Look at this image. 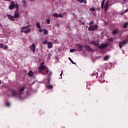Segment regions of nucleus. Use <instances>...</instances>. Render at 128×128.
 I'll return each instance as SVG.
<instances>
[{"instance_id":"17","label":"nucleus","mask_w":128,"mask_h":128,"mask_svg":"<svg viewBox=\"0 0 128 128\" xmlns=\"http://www.w3.org/2000/svg\"><path fill=\"white\" fill-rule=\"evenodd\" d=\"M43 32H44V34L45 35V36H46V34H48V30H46V29H44L43 30Z\"/></svg>"},{"instance_id":"6","label":"nucleus","mask_w":128,"mask_h":128,"mask_svg":"<svg viewBox=\"0 0 128 128\" xmlns=\"http://www.w3.org/2000/svg\"><path fill=\"white\" fill-rule=\"evenodd\" d=\"M19 8H18V7L16 8V10L15 11L14 14V18H20V13L18 12Z\"/></svg>"},{"instance_id":"23","label":"nucleus","mask_w":128,"mask_h":128,"mask_svg":"<svg viewBox=\"0 0 128 128\" xmlns=\"http://www.w3.org/2000/svg\"><path fill=\"white\" fill-rule=\"evenodd\" d=\"M90 12H94V10H96V8H94V7H92L90 8Z\"/></svg>"},{"instance_id":"28","label":"nucleus","mask_w":128,"mask_h":128,"mask_svg":"<svg viewBox=\"0 0 128 128\" xmlns=\"http://www.w3.org/2000/svg\"><path fill=\"white\" fill-rule=\"evenodd\" d=\"M64 74V70H62L61 72V74H60V76L61 77L60 78H62V74Z\"/></svg>"},{"instance_id":"3","label":"nucleus","mask_w":128,"mask_h":128,"mask_svg":"<svg viewBox=\"0 0 128 128\" xmlns=\"http://www.w3.org/2000/svg\"><path fill=\"white\" fill-rule=\"evenodd\" d=\"M30 28V25H28L26 26H23L20 28V30H22L20 32L22 33L24 32V34H28V32H30V28ZM26 28H28L26 30Z\"/></svg>"},{"instance_id":"60","label":"nucleus","mask_w":128,"mask_h":128,"mask_svg":"<svg viewBox=\"0 0 128 128\" xmlns=\"http://www.w3.org/2000/svg\"><path fill=\"white\" fill-rule=\"evenodd\" d=\"M27 24H30V22H27Z\"/></svg>"},{"instance_id":"41","label":"nucleus","mask_w":128,"mask_h":128,"mask_svg":"<svg viewBox=\"0 0 128 128\" xmlns=\"http://www.w3.org/2000/svg\"><path fill=\"white\" fill-rule=\"evenodd\" d=\"M0 48H4V44H0Z\"/></svg>"},{"instance_id":"34","label":"nucleus","mask_w":128,"mask_h":128,"mask_svg":"<svg viewBox=\"0 0 128 128\" xmlns=\"http://www.w3.org/2000/svg\"><path fill=\"white\" fill-rule=\"evenodd\" d=\"M94 74H98V72H94L93 74H92V76H94Z\"/></svg>"},{"instance_id":"5","label":"nucleus","mask_w":128,"mask_h":128,"mask_svg":"<svg viewBox=\"0 0 128 128\" xmlns=\"http://www.w3.org/2000/svg\"><path fill=\"white\" fill-rule=\"evenodd\" d=\"M98 26L97 24H96L94 26H89L88 30H89V32L90 31H94V30H96L98 29Z\"/></svg>"},{"instance_id":"15","label":"nucleus","mask_w":128,"mask_h":128,"mask_svg":"<svg viewBox=\"0 0 128 128\" xmlns=\"http://www.w3.org/2000/svg\"><path fill=\"white\" fill-rule=\"evenodd\" d=\"M98 80H100V82H104V78L102 77V76H100V79H98Z\"/></svg>"},{"instance_id":"54","label":"nucleus","mask_w":128,"mask_h":128,"mask_svg":"<svg viewBox=\"0 0 128 128\" xmlns=\"http://www.w3.org/2000/svg\"><path fill=\"white\" fill-rule=\"evenodd\" d=\"M39 82V84H44V82Z\"/></svg>"},{"instance_id":"46","label":"nucleus","mask_w":128,"mask_h":128,"mask_svg":"<svg viewBox=\"0 0 128 128\" xmlns=\"http://www.w3.org/2000/svg\"><path fill=\"white\" fill-rule=\"evenodd\" d=\"M84 4H86V0H84Z\"/></svg>"},{"instance_id":"16","label":"nucleus","mask_w":128,"mask_h":128,"mask_svg":"<svg viewBox=\"0 0 128 128\" xmlns=\"http://www.w3.org/2000/svg\"><path fill=\"white\" fill-rule=\"evenodd\" d=\"M118 31L117 30H114L112 31V34H113V36H116V34H118Z\"/></svg>"},{"instance_id":"12","label":"nucleus","mask_w":128,"mask_h":128,"mask_svg":"<svg viewBox=\"0 0 128 128\" xmlns=\"http://www.w3.org/2000/svg\"><path fill=\"white\" fill-rule=\"evenodd\" d=\"M48 48H52V42H48Z\"/></svg>"},{"instance_id":"30","label":"nucleus","mask_w":128,"mask_h":128,"mask_svg":"<svg viewBox=\"0 0 128 128\" xmlns=\"http://www.w3.org/2000/svg\"><path fill=\"white\" fill-rule=\"evenodd\" d=\"M76 52V49L74 48L70 49V52Z\"/></svg>"},{"instance_id":"48","label":"nucleus","mask_w":128,"mask_h":128,"mask_svg":"<svg viewBox=\"0 0 128 128\" xmlns=\"http://www.w3.org/2000/svg\"><path fill=\"white\" fill-rule=\"evenodd\" d=\"M0 28H2V23L0 24Z\"/></svg>"},{"instance_id":"20","label":"nucleus","mask_w":128,"mask_h":128,"mask_svg":"<svg viewBox=\"0 0 128 128\" xmlns=\"http://www.w3.org/2000/svg\"><path fill=\"white\" fill-rule=\"evenodd\" d=\"M52 16L54 18H58V13H54L52 14Z\"/></svg>"},{"instance_id":"7","label":"nucleus","mask_w":128,"mask_h":128,"mask_svg":"<svg viewBox=\"0 0 128 128\" xmlns=\"http://www.w3.org/2000/svg\"><path fill=\"white\" fill-rule=\"evenodd\" d=\"M126 44V40H124L123 42H119V47L120 48H122Z\"/></svg>"},{"instance_id":"35","label":"nucleus","mask_w":128,"mask_h":128,"mask_svg":"<svg viewBox=\"0 0 128 128\" xmlns=\"http://www.w3.org/2000/svg\"><path fill=\"white\" fill-rule=\"evenodd\" d=\"M39 30L40 32H44V29H42V28H39Z\"/></svg>"},{"instance_id":"55","label":"nucleus","mask_w":128,"mask_h":128,"mask_svg":"<svg viewBox=\"0 0 128 128\" xmlns=\"http://www.w3.org/2000/svg\"><path fill=\"white\" fill-rule=\"evenodd\" d=\"M34 0H30V2H34Z\"/></svg>"},{"instance_id":"51","label":"nucleus","mask_w":128,"mask_h":128,"mask_svg":"<svg viewBox=\"0 0 128 128\" xmlns=\"http://www.w3.org/2000/svg\"><path fill=\"white\" fill-rule=\"evenodd\" d=\"M88 86H90V85H86L87 88H88Z\"/></svg>"},{"instance_id":"8","label":"nucleus","mask_w":128,"mask_h":128,"mask_svg":"<svg viewBox=\"0 0 128 128\" xmlns=\"http://www.w3.org/2000/svg\"><path fill=\"white\" fill-rule=\"evenodd\" d=\"M30 49L32 52H36V46H34V43H33L31 46H30Z\"/></svg>"},{"instance_id":"49","label":"nucleus","mask_w":128,"mask_h":128,"mask_svg":"<svg viewBox=\"0 0 128 128\" xmlns=\"http://www.w3.org/2000/svg\"><path fill=\"white\" fill-rule=\"evenodd\" d=\"M48 72V70H46V74Z\"/></svg>"},{"instance_id":"4","label":"nucleus","mask_w":128,"mask_h":128,"mask_svg":"<svg viewBox=\"0 0 128 128\" xmlns=\"http://www.w3.org/2000/svg\"><path fill=\"white\" fill-rule=\"evenodd\" d=\"M19 8L18 4H14V2L12 1L11 2V4H10L9 6V9L10 10H14V8Z\"/></svg>"},{"instance_id":"39","label":"nucleus","mask_w":128,"mask_h":128,"mask_svg":"<svg viewBox=\"0 0 128 128\" xmlns=\"http://www.w3.org/2000/svg\"><path fill=\"white\" fill-rule=\"evenodd\" d=\"M48 44V40H46L43 42V44Z\"/></svg>"},{"instance_id":"29","label":"nucleus","mask_w":128,"mask_h":128,"mask_svg":"<svg viewBox=\"0 0 128 128\" xmlns=\"http://www.w3.org/2000/svg\"><path fill=\"white\" fill-rule=\"evenodd\" d=\"M46 24H50V19L46 20Z\"/></svg>"},{"instance_id":"26","label":"nucleus","mask_w":128,"mask_h":128,"mask_svg":"<svg viewBox=\"0 0 128 128\" xmlns=\"http://www.w3.org/2000/svg\"><path fill=\"white\" fill-rule=\"evenodd\" d=\"M47 80H48V84H50V77H48Z\"/></svg>"},{"instance_id":"42","label":"nucleus","mask_w":128,"mask_h":128,"mask_svg":"<svg viewBox=\"0 0 128 128\" xmlns=\"http://www.w3.org/2000/svg\"><path fill=\"white\" fill-rule=\"evenodd\" d=\"M78 48H79V50H82V46H78Z\"/></svg>"},{"instance_id":"14","label":"nucleus","mask_w":128,"mask_h":128,"mask_svg":"<svg viewBox=\"0 0 128 128\" xmlns=\"http://www.w3.org/2000/svg\"><path fill=\"white\" fill-rule=\"evenodd\" d=\"M46 88H48V90H52V88H54V86H52V85L50 84L48 86H46Z\"/></svg>"},{"instance_id":"11","label":"nucleus","mask_w":128,"mask_h":128,"mask_svg":"<svg viewBox=\"0 0 128 128\" xmlns=\"http://www.w3.org/2000/svg\"><path fill=\"white\" fill-rule=\"evenodd\" d=\"M84 48H86V50H89V52H91L92 51V48H90V46H88V45H85Z\"/></svg>"},{"instance_id":"56","label":"nucleus","mask_w":128,"mask_h":128,"mask_svg":"<svg viewBox=\"0 0 128 128\" xmlns=\"http://www.w3.org/2000/svg\"><path fill=\"white\" fill-rule=\"evenodd\" d=\"M23 2H24V4H26V0L23 1Z\"/></svg>"},{"instance_id":"52","label":"nucleus","mask_w":128,"mask_h":128,"mask_svg":"<svg viewBox=\"0 0 128 128\" xmlns=\"http://www.w3.org/2000/svg\"><path fill=\"white\" fill-rule=\"evenodd\" d=\"M100 10V8H96V10Z\"/></svg>"},{"instance_id":"44","label":"nucleus","mask_w":128,"mask_h":128,"mask_svg":"<svg viewBox=\"0 0 128 128\" xmlns=\"http://www.w3.org/2000/svg\"><path fill=\"white\" fill-rule=\"evenodd\" d=\"M38 72H40V73L42 72V70L40 69V70H38Z\"/></svg>"},{"instance_id":"43","label":"nucleus","mask_w":128,"mask_h":128,"mask_svg":"<svg viewBox=\"0 0 128 128\" xmlns=\"http://www.w3.org/2000/svg\"><path fill=\"white\" fill-rule=\"evenodd\" d=\"M106 6H108V0H107L105 4Z\"/></svg>"},{"instance_id":"45","label":"nucleus","mask_w":128,"mask_h":128,"mask_svg":"<svg viewBox=\"0 0 128 128\" xmlns=\"http://www.w3.org/2000/svg\"><path fill=\"white\" fill-rule=\"evenodd\" d=\"M128 12V8L126 10H124V14H126V12Z\"/></svg>"},{"instance_id":"59","label":"nucleus","mask_w":128,"mask_h":128,"mask_svg":"<svg viewBox=\"0 0 128 128\" xmlns=\"http://www.w3.org/2000/svg\"><path fill=\"white\" fill-rule=\"evenodd\" d=\"M123 54H124V50H123Z\"/></svg>"},{"instance_id":"27","label":"nucleus","mask_w":128,"mask_h":128,"mask_svg":"<svg viewBox=\"0 0 128 128\" xmlns=\"http://www.w3.org/2000/svg\"><path fill=\"white\" fill-rule=\"evenodd\" d=\"M5 106H6L8 107L10 106V104L8 102H7L6 103Z\"/></svg>"},{"instance_id":"37","label":"nucleus","mask_w":128,"mask_h":128,"mask_svg":"<svg viewBox=\"0 0 128 128\" xmlns=\"http://www.w3.org/2000/svg\"><path fill=\"white\" fill-rule=\"evenodd\" d=\"M8 46H6L4 47V50H8Z\"/></svg>"},{"instance_id":"13","label":"nucleus","mask_w":128,"mask_h":128,"mask_svg":"<svg viewBox=\"0 0 128 128\" xmlns=\"http://www.w3.org/2000/svg\"><path fill=\"white\" fill-rule=\"evenodd\" d=\"M28 76L32 78V76H34V72H32V70H30L28 73Z\"/></svg>"},{"instance_id":"40","label":"nucleus","mask_w":128,"mask_h":128,"mask_svg":"<svg viewBox=\"0 0 128 128\" xmlns=\"http://www.w3.org/2000/svg\"><path fill=\"white\" fill-rule=\"evenodd\" d=\"M78 2H80V4H82V2H84V0H78Z\"/></svg>"},{"instance_id":"58","label":"nucleus","mask_w":128,"mask_h":128,"mask_svg":"<svg viewBox=\"0 0 128 128\" xmlns=\"http://www.w3.org/2000/svg\"><path fill=\"white\" fill-rule=\"evenodd\" d=\"M0 84H2V82H0Z\"/></svg>"},{"instance_id":"62","label":"nucleus","mask_w":128,"mask_h":128,"mask_svg":"<svg viewBox=\"0 0 128 128\" xmlns=\"http://www.w3.org/2000/svg\"><path fill=\"white\" fill-rule=\"evenodd\" d=\"M124 0V2H126V0Z\"/></svg>"},{"instance_id":"47","label":"nucleus","mask_w":128,"mask_h":128,"mask_svg":"<svg viewBox=\"0 0 128 128\" xmlns=\"http://www.w3.org/2000/svg\"><path fill=\"white\" fill-rule=\"evenodd\" d=\"M12 0H4V2H10Z\"/></svg>"},{"instance_id":"31","label":"nucleus","mask_w":128,"mask_h":128,"mask_svg":"<svg viewBox=\"0 0 128 128\" xmlns=\"http://www.w3.org/2000/svg\"><path fill=\"white\" fill-rule=\"evenodd\" d=\"M58 18H64V15L62 14H58Z\"/></svg>"},{"instance_id":"1","label":"nucleus","mask_w":128,"mask_h":128,"mask_svg":"<svg viewBox=\"0 0 128 128\" xmlns=\"http://www.w3.org/2000/svg\"><path fill=\"white\" fill-rule=\"evenodd\" d=\"M24 88H26V87H22L18 90V92H16V90L10 89L11 95H8V96H11L12 98H19V100H22V95L24 94Z\"/></svg>"},{"instance_id":"10","label":"nucleus","mask_w":128,"mask_h":128,"mask_svg":"<svg viewBox=\"0 0 128 128\" xmlns=\"http://www.w3.org/2000/svg\"><path fill=\"white\" fill-rule=\"evenodd\" d=\"M39 70H46V66L44 65V62L40 64V66L38 68Z\"/></svg>"},{"instance_id":"18","label":"nucleus","mask_w":128,"mask_h":128,"mask_svg":"<svg viewBox=\"0 0 128 128\" xmlns=\"http://www.w3.org/2000/svg\"><path fill=\"white\" fill-rule=\"evenodd\" d=\"M36 26L38 28H40V24L39 22L36 23Z\"/></svg>"},{"instance_id":"33","label":"nucleus","mask_w":128,"mask_h":128,"mask_svg":"<svg viewBox=\"0 0 128 128\" xmlns=\"http://www.w3.org/2000/svg\"><path fill=\"white\" fill-rule=\"evenodd\" d=\"M52 56V54H48V58H49V60L50 58V56Z\"/></svg>"},{"instance_id":"25","label":"nucleus","mask_w":128,"mask_h":128,"mask_svg":"<svg viewBox=\"0 0 128 128\" xmlns=\"http://www.w3.org/2000/svg\"><path fill=\"white\" fill-rule=\"evenodd\" d=\"M108 56H105L104 58V60H108Z\"/></svg>"},{"instance_id":"50","label":"nucleus","mask_w":128,"mask_h":128,"mask_svg":"<svg viewBox=\"0 0 128 128\" xmlns=\"http://www.w3.org/2000/svg\"><path fill=\"white\" fill-rule=\"evenodd\" d=\"M36 82V81H34L32 82V84H34Z\"/></svg>"},{"instance_id":"21","label":"nucleus","mask_w":128,"mask_h":128,"mask_svg":"<svg viewBox=\"0 0 128 128\" xmlns=\"http://www.w3.org/2000/svg\"><path fill=\"white\" fill-rule=\"evenodd\" d=\"M128 23L125 22V24H123L124 28H128Z\"/></svg>"},{"instance_id":"2","label":"nucleus","mask_w":128,"mask_h":128,"mask_svg":"<svg viewBox=\"0 0 128 128\" xmlns=\"http://www.w3.org/2000/svg\"><path fill=\"white\" fill-rule=\"evenodd\" d=\"M90 44H94V46H98V48L100 50H104V48H108V44L102 43L100 46H98V44L96 43L94 41H91Z\"/></svg>"},{"instance_id":"57","label":"nucleus","mask_w":128,"mask_h":128,"mask_svg":"<svg viewBox=\"0 0 128 128\" xmlns=\"http://www.w3.org/2000/svg\"><path fill=\"white\" fill-rule=\"evenodd\" d=\"M102 2H105L106 0H102Z\"/></svg>"},{"instance_id":"61","label":"nucleus","mask_w":128,"mask_h":128,"mask_svg":"<svg viewBox=\"0 0 128 128\" xmlns=\"http://www.w3.org/2000/svg\"><path fill=\"white\" fill-rule=\"evenodd\" d=\"M58 60V58H57Z\"/></svg>"},{"instance_id":"32","label":"nucleus","mask_w":128,"mask_h":128,"mask_svg":"<svg viewBox=\"0 0 128 128\" xmlns=\"http://www.w3.org/2000/svg\"><path fill=\"white\" fill-rule=\"evenodd\" d=\"M52 71H50V74H48V78H50V76H52Z\"/></svg>"},{"instance_id":"63","label":"nucleus","mask_w":128,"mask_h":128,"mask_svg":"<svg viewBox=\"0 0 128 128\" xmlns=\"http://www.w3.org/2000/svg\"><path fill=\"white\" fill-rule=\"evenodd\" d=\"M34 78H36V77H34Z\"/></svg>"},{"instance_id":"24","label":"nucleus","mask_w":128,"mask_h":128,"mask_svg":"<svg viewBox=\"0 0 128 128\" xmlns=\"http://www.w3.org/2000/svg\"><path fill=\"white\" fill-rule=\"evenodd\" d=\"M104 2L102 1V4H101L102 8H104Z\"/></svg>"},{"instance_id":"36","label":"nucleus","mask_w":128,"mask_h":128,"mask_svg":"<svg viewBox=\"0 0 128 128\" xmlns=\"http://www.w3.org/2000/svg\"><path fill=\"white\" fill-rule=\"evenodd\" d=\"M108 42H114V39L112 38H110L108 40Z\"/></svg>"},{"instance_id":"53","label":"nucleus","mask_w":128,"mask_h":128,"mask_svg":"<svg viewBox=\"0 0 128 128\" xmlns=\"http://www.w3.org/2000/svg\"><path fill=\"white\" fill-rule=\"evenodd\" d=\"M93 15H94V16H96V13H93Z\"/></svg>"},{"instance_id":"38","label":"nucleus","mask_w":128,"mask_h":128,"mask_svg":"<svg viewBox=\"0 0 128 128\" xmlns=\"http://www.w3.org/2000/svg\"><path fill=\"white\" fill-rule=\"evenodd\" d=\"M94 21H92L90 22L89 24L90 26H92V24H94Z\"/></svg>"},{"instance_id":"9","label":"nucleus","mask_w":128,"mask_h":128,"mask_svg":"<svg viewBox=\"0 0 128 128\" xmlns=\"http://www.w3.org/2000/svg\"><path fill=\"white\" fill-rule=\"evenodd\" d=\"M7 16L9 20H12V22H14V17L10 14H7Z\"/></svg>"},{"instance_id":"22","label":"nucleus","mask_w":128,"mask_h":128,"mask_svg":"<svg viewBox=\"0 0 128 128\" xmlns=\"http://www.w3.org/2000/svg\"><path fill=\"white\" fill-rule=\"evenodd\" d=\"M104 10H108V6L104 5Z\"/></svg>"},{"instance_id":"19","label":"nucleus","mask_w":128,"mask_h":128,"mask_svg":"<svg viewBox=\"0 0 128 128\" xmlns=\"http://www.w3.org/2000/svg\"><path fill=\"white\" fill-rule=\"evenodd\" d=\"M68 58L69 60H70V62H72V64H76V62H74L72 60L71 58Z\"/></svg>"}]
</instances>
